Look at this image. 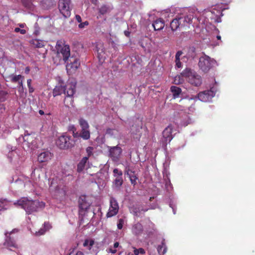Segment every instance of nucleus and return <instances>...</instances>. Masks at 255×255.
I'll list each match as a JSON object with an SVG mask.
<instances>
[{"label": "nucleus", "instance_id": "1", "mask_svg": "<svg viewBox=\"0 0 255 255\" xmlns=\"http://www.w3.org/2000/svg\"><path fill=\"white\" fill-rule=\"evenodd\" d=\"M76 82L74 79H69L66 86L62 85L55 86L53 91V95L56 97L60 95L63 92L67 95V97L72 98L76 92ZM73 102L72 99L71 104Z\"/></svg>", "mask_w": 255, "mask_h": 255}, {"label": "nucleus", "instance_id": "2", "mask_svg": "<svg viewBox=\"0 0 255 255\" xmlns=\"http://www.w3.org/2000/svg\"><path fill=\"white\" fill-rule=\"evenodd\" d=\"M214 95L215 93L211 90L204 91L200 92L197 96H195L194 99H182L180 100L179 102L182 104L181 106L184 109H186L188 108L190 101L193 99L195 100L196 99L198 98L199 100L203 102H207L211 100V99L214 96Z\"/></svg>", "mask_w": 255, "mask_h": 255}, {"label": "nucleus", "instance_id": "3", "mask_svg": "<svg viewBox=\"0 0 255 255\" xmlns=\"http://www.w3.org/2000/svg\"><path fill=\"white\" fill-rule=\"evenodd\" d=\"M182 74L186 79L189 83L195 87L200 86L202 83V78L195 71L189 68H186Z\"/></svg>", "mask_w": 255, "mask_h": 255}, {"label": "nucleus", "instance_id": "4", "mask_svg": "<svg viewBox=\"0 0 255 255\" xmlns=\"http://www.w3.org/2000/svg\"><path fill=\"white\" fill-rule=\"evenodd\" d=\"M14 204L21 206V208L25 210L28 214H30L34 212H36L40 206L39 201L36 200H29L25 198H21L17 201V203Z\"/></svg>", "mask_w": 255, "mask_h": 255}, {"label": "nucleus", "instance_id": "5", "mask_svg": "<svg viewBox=\"0 0 255 255\" xmlns=\"http://www.w3.org/2000/svg\"><path fill=\"white\" fill-rule=\"evenodd\" d=\"M56 143L59 148L66 149L73 147L75 141L71 136L64 134L59 137Z\"/></svg>", "mask_w": 255, "mask_h": 255}, {"label": "nucleus", "instance_id": "6", "mask_svg": "<svg viewBox=\"0 0 255 255\" xmlns=\"http://www.w3.org/2000/svg\"><path fill=\"white\" fill-rule=\"evenodd\" d=\"M70 0H59L58 8L60 13L65 18L71 15V7L70 6Z\"/></svg>", "mask_w": 255, "mask_h": 255}, {"label": "nucleus", "instance_id": "7", "mask_svg": "<svg viewBox=\"0 0 255 255\" xmlns=\"http://www.w3.org/2000/svg\"><path fill=\"white\" fill-rule=\"evenodd\" d=\"M56 48L58 53H60L63 57V60L66 62L70 55V47L68 45H65L62 47L59 41L57 42Z\"/></svg>", "mask_w": 255, "mask_h": 255}, {"label": "nucleus", "instance_id": "8", "mask_svg": "<svg viewBox=\"0 0 255 255\" xmlns=\"http://www.w3.org/2000/svg\"><path fill=\"white\" fill-rule=\"evenodd\" d=\"M123 150L118 145L109 147V156L114 161H118L120 160Z\"/></svg>", "mask_w": 255, "mask_h": 255}, {"label": "nucleus", "instance_id": "9", "mask_svg": "<svg viewBox=\"0 0 255 255\" xmlns=\"http://www.w3.org/2000/svg\"><path fill=\"white\" fill-rule=\"evenodd\" d=\"M79 213L87 211L91 205L89 198L86 195H81L78 200Z\"/></svg>", "mask_w": 255, "mask_h": 255}, {"label": "nucleus", "instance_id": "10", "mask_svg": "<svg viewBox=\"0 0 255 255\" xmlns=\"http://www.w3.org/2000/svg\"><path fill=\"white\" fill-rule=\"evenodd\" d=\"M119 210V204L117 200L114 197L110 199V206L109 211L106 214L107 218H111L116 215Z\"/></svg>", "mask_w": 255, "mask_h": 255}, {"label": "nucleus", "instance_id": "11", "mask_svg": "<svg viewBox=\"0 0 255 255\" xmlns=\"http://www.w3.org/2000/svg\"><path fill=\"white\" fill-rule=\"evenodd\" d=\"M18 230L17 229H13L11 232L10 233L9 232H6L5 233V241L4 243V245L6 246L7 248H17V245L16 244V243L14 240V237L13 236L11 237V235L13 233L17 232Z\"/></svg>", "mask_w": 255, "mask_h": 255}, {"label": "nucleus", "instance_id": "12", "mask_svg": "<svg viewBox=\"0 0 255 255\" xmlns=\"http://www.w3.org/2000/svg\"><path fill=\"white\" fill-rule=\"evenodd\" d=\"M53 157V154L48 150H44L39 154L37 157V161L39 163H47L49 162Z\"/></svg>", "mask_w": 255, "mask_h": 255}, {"label": "nucleus", "instance_id": "13", "mask_svg": "<svg viewBox=\"0 0 255 255\" xmlns=\"http://www.w3.org/2000/svg\"><path fill=\"white\" fill-rule=\"evenodd\" d=\"M172 127L171 125L166 128L162 132L163 137L164 138L163 142L166 145L167 142L169 143L173 138L172 135Z\"/></svg>", "mask_w": 255, "mask_h": 255}, {"label": "nucleus", "instance_id": "14", "mask_svg": "<svg viewBox=\"0 0 255 255\" xmlns=\"http://www.w3.org/2000/svg\"><path fill=\"white\" fill-rule=\"evenodd\" d=\"M125 174L128 176L131 184L134 186L136 184V180L138 179V177L136 175L135 171L131 170L129 166H126Z\"/></svg>", "mask_w": 255, "mask_h": 255}, {"label": "nucleus", "instance_id": "15", "mask_svg": "<svg viewBox=\"0 0 255 255\" xmlns=\"http://www.w3.org/2000/svg\"><path fill=\"white\" fill-rule=\"evenodd\" d=\"M96 51L97 52V56L99 59V61L101 64L104 62L105 49L104 45L101 43H97L96 46Z\"/></svg>", "mask_w": 255, "mask_h": 255}, {"label": "nucleus", "instance_id": "16", "mask_svg": "<svg viewBox=\"0 0 255 255\" xmlns=\"http://www.w3.org/2000/svg\"><path fill=\"white\" fill-rule=\"evenodd\" d=\"M179 22L181 23V27L187 26L192 22L193 15L190 14L185 16H178Z\"/></svg>", "mask_w": 255, "mask_h": 255}, {"label": "nucleus", "instance_id": "17", "mask_svg": "<svg viewBox=\"0 0 255 255\" xmlns=\"http://www.w3.org/2000/svg\"><path fill=\"white\" fill-rule=\"evenodd\" d=\"M113 8V7L111 5L104 4L99 7L98 10L99 14L101 15H105L110 13Z\"/></svg>", "mask_w": 255, "mask_h": 255}, {"label": "nucleus", "instance_id": "18", "mask_svg": "<svg viewBox=\"0 0 255 255\" xmlns=\"http://www.w3.org/2000/svg\"><path fill=\"white\" fill-rule=\"evenodd\" d=\"M131 232L135 236L141 235L143 232V226L141 224L138 222L133 225Z\"/></svg>", "mask_w": 255, "mask_h": 255}, {"label": "nucleus", "instance_id": "19", "mask_svg": "<svg viewBox=\"0 0 255 255\" xmlns=\"http://www.w3.org/2000/svg\"><path fill=\"white\" fill-rule=\"evenodd\" d=\"M152 26L154 30H160L162 29L164 26V21L162 18H158L153 21Z\"/></svg>", "mask_w": 255, "mask_h": 255}, {"label": "nucleus", "instance_id": "20", "mask_svg": "<svg viewBox=\"0 0 255 255\" xmlns=\"http://www.w3.org/2000/svg\"><path fill=\"white\" fill-rule=\"evenodd\" d=\"M35 133L31 132L28 133L27 131H25L24 135L23 136L24 141L27 142V143H33V141L35 140Z\"/></svg>", "mask_w": 255, "mask_h": 255}, {"label": "nucleus", "instance_id": "21", "mask_svg": "<svg viewBox=\"0 0 255 255\" xmlns=\"http://www.w3.org/2000/svg\"><path fill=\"white\" fill-rule=\"evenodd\" d=\"M88 160V157H84L82 158L77 165V171L78 172L80 173L83 171Z\"/></svg>", "mask_w": 255, "mask_h": 255}, {"label": "nucleus", "instance_id": "22", "mask_svg": "<svg viewBox=\"0 0 255 255\" xmlns=\"http://www.w3.org/2000/svg\"><path fill=\"white\" fill-rule=\"evenodd\" d=\"M170 91L172 93L173 98L174 99L178 98L182 92L181 89L175 86H171Z\"/></svg>", "mask_w": 255, "mask_h": 255}, {"label": "nucleus", "instance_id": "23", "mask_svg": "<svg viewBox=\"0 0 255 255\" xmlns=\"http://www.w3.org/2000/svg\"><path fill=\"white\" fill-rule=\"evenodd\" d=\"M52 227L51 224L49 222H45L43 225V228H41L38 232H36V235L37 236L42 235L45 234V233L48 231Z\"/></svg>", "mask_w": 255, "mask_h": 255}, {"label": "nucleus", "instance_id": "24", "mask_svg": "<svg viewBox=\"0 0 255 255\" xmlns=\"http://www.w3.org/2000/svg\"><path fill=\"white\" fill-rule=\"evenodd\" d=\"M94 244L95 241L93 239H87L84 240L83 246L84 247L86 248L89 251V252L91 253V250Z\"/></svg>", "mask_w": 255, "mask_h": 255}, {"label": "nucleus", "instance_id": "25", "mask_svg": "<svg viewBox=\"0 0 255 255\" xmlns=\"http://www.w3.org/2000/svg\"><path fill=\"white\" fill-rule=\"evenodd\" d=\"M181 27V23L178 17H176L170 22V27L172 31L176 30L178 28Z\"/></svg>", "mask_w": 255, "mask_h": 255}, {"label": "nucleus", "instance_id": "26", "mask_svg": "<svg viewBox=\"0 0 255 255\" xmlns=\"http://www.w3.org/2000/svg\"><path fill=\"white\" fill-rule=\"evenodd\" d=\"M67 73L69 75H72L76 72L78 68L77 65H66Z\"/></svg>", "mask_w": 255, "mask_h": 255}, {"label": "nucleus", "instance_id": "27", "mask_svg": "<svg viewBox=\"0 0 255 255\" xmlns=\"http://www.w3.org/2000/svg\"><path fill=\"white\" fill-rule=\"evenodd\" d=\"M79 136L84 140H88L90 139V132L89 129H81Z\"/></svg>", "mask_w": 255, "mask_h": 255}, {"label": "nucleus", "instance_id": "28", "mask_svg": "<svg viewBox=\"0 0 255 255\" xmlns=\"http://www.w3.org/2000/svg\"><path fill=\"white\" fill-rule=\"evenodd\" d=\"M114 177L115 179L114 181V184L119 189L123 184V177L122 176H117V175H115Z\"/></svg>", "mask_w": 255, "mask_h": 255}, {"label": "nucleus", "instance_id": "29", "mask_svg": "<svg viewBox=\"0 0 255 255\" xmlns=\"http://www.w3.org/2000/svg\"><path fill=\"white\" fill-rule=\"evenodd\" d=\"M213 63V61L209 56L204 55L200 58L198 64H212Z\"/></svg>", "mask_w": 255, "mask_h": 255}, {"label": "nucleus", "instance_id": "30", "mask_svg": "<svg viewBox=\"0 0 255 255\" xmlns=\"http://www.w3.org/2000/svg\"><path fill=\"white\" fill-rule=\"evenodd\" d=\"M79 123L81 129H89V125L87 121L83 118H80L79 120Z\"/></svg>", "mask_w": 255, "mask_h": 255}, {"label": "nucleus", "instance_id": "31", "mask_svg": "<svg viewBox=\"0 0 255 255\" xmlns=\"http://www.w3.org/2000/svg\"><path fill=\"white\" fill-rule=\"evenodd\" d=\"M183 76L182 74V73H181V75H177L174 78L173 82V83L175 85H179L184 82V79Z\"/></svg>", "mask_w": 255, "mask_h": 255}, {"label": "nucleus", "instance_id": "32", "mask_svg": "<svg viewBox=\"0 0 255 255\" xmlns=\"http://www.w3.org/2000/svg\"><path fill=\"white\" fill-rule=\"evenodd\" d=\"M22 3L24 7L28 9H32L33 8V4L31 0H22Z\"/></svg>", "mask_w": 255, "mask_h": 255}, {"label": "nucleus", "instance_id": "33", "mask_svg": "<svg viewBox=\"0 0 255 255\" xmlns=\"http://www.w3.org/2000/svg\"><path fill=\"white\" fill-rule=\"evenodd\" d=\"M10 78L11 82L16 83L18 82L20 79L23 78V77L21 75H18L13 76L12 75L10 77Z\"/></svg>", "mask_w": 255, "mask_h": 255}, {"label": "nucleus", "instance_id": "34", "mask_svg": "<svg viewBox=\"0 0 255 255\" xmlns=\"http://www.w3.org/2000/svg\"><path fill=\"white\" fill-rule=\"evenodd\" d=\"M32 44L36 47L40 48L44 46L43 43L42 41L38 40V39H34L32 40Z\"/></svg>", "mask_w": 255, "mask_h": 255}, {"label": "nucleus", "instance_id": "35", "mask_svg": "<svg viewBox=\"0 0 255 255\" xmlns=\"http://www.w3.org/2000/svg\"><path fill=\"white\" fill-rule=\"evenodd\" d=\"M147 210H143V209H140L139 208L135 207L132 209V213L133 214V215L135 216H139V214L140 212V211H142L143 212H146Z\"/></svg>", "mask_w": 255, "mask_h": 255}, {"label": "nucleus", "instance_id": "36", "mask_svg": "<svg viewBox=\"0 0 255 255\" xmlns=\"http://www.w3.org/2000/svg\"><path fill=\"white\" fill-rule=\"evenodd\" d=\"M133 249V253L134 255H138L139 254H144L145 252L144 250L142 248H139L138 249H136L134 247L132 248Z\"/></svg>", "mask_w": 255, "mask_h": 255}, {"label": "nucleus", "instance_id": "37", "mask_svg": "<svg viewBox=\"0 0 255 255\" xmlns=\"http://www.w3.org/2000/svg\"><path fill=\"white\" fill-rule=\"evenodd\" d=\"M200 69L204 73H207L210 69V65H199Z\"/></svg>", "mask_w": 255, "mask_h": 255}, {"label": "nucleus", "instance_id": "38", "mask_svg": "<svg viewBox=\"0 0 255 255\" xmlns=\"http://www.w3.org/2000/svg\"><path fill=\"white\" fill-rule=\"evenodd\" d=\"M183 52L181 51L177 52L175 55V64H181L180 61V57L182 54Z\"/></svg>", "mask_w": 255, "mask_h": 255}, {"label": "nucleus", "instance_id": "39", "mask_svg": "<svg viewBox=\"0 0 255 255\" xmlns=\"http://www.w3.org/2000/svg\"><path fill=\"white\" fill-rule=\"evenodd\" d=\"M7 93L4 91H0V102H3L5 100Z\"/></svg>", "mask_w": 255, "mask_h": 255}, {"label": "nucleus", "instance_id": "40", "mask_svg": "<svg viewBox=\"0 0 255 255\" xmlns=\"http://www.w3.org/2000/svg\"><path fill=\"white\" fill-rule=\"evenodd\" d=\"M94 150V148L92 146H88L86 148V152L87 154V156L88 158L93 154V151Z\"/></svg>", "mask_w": 255, "mask_h": 255}, {"label": "nucleus", "instance_id": "41", "mask_svg": "<svg viewBox=\"0 0 255 255\" xmlns=\"http://www.w3.org/2000/svg\"><path fill=\"white\" fill-rule=\"evenodd\" d=\"M113 173L114 176H115V175H117V176H122L123 175V172L118 168H115L114 169Z\"/></svg>", "mask_w": 255, "mask_h": 255}, {"label": "nucleus", "instance_id": "42", "mask_svg": "<svg viewBox=\"0 0 255 255\" xmlns=\"http://www.w3.org/2000/svg\"><path fill=\"white\" fill-rule=\"evenodd\" d=\"M124 221L123 219H120L117 224V227L119 229L121 230L123 228Z\"/></svg>", "mask_w": 255, "mask_h": 255}, {"label": "nucleus", "instance_id": "43", "mask_svg": "<svg viewBox=\"0 0 255 255\" xmlns=\"http://www.w3.org/2000/svg\"><path fill=\"white\" fill-rule=\"evenodd\" d=\"M89 22L88 21H85L83 22H80L79 24L78 27L80 29L84 28L85 26H88L89 25Z\"/></svg>", "mask_w": 255, "mask_h": 255}, {"label": "nucleus", "instance_id": "44", "mask_svg": "<svg viewBox=\"0 0 255 255\" xmlns=\"http://www.w3.org/2000/svg\"><path fill=\"white\" fill-rule=\"evenodd\" d=\"M14 31L15 32H20L21 34H24L26 33V31L25 29H20L18 27H16L14 29Z\"/></svg>", "mask_w": 255, "mask_h": 255}, {"label": "nucleus", "instance_id": "45", "mask_svg": "<svg viewBox=\"0 0 255 255\" xmlns=\"http://www.w3.org/2000/svg\"><path fill=\"white\" fill-rule=\"evenodd\" d=\"M69 255H84V254L82 252L78 251L75 254L73 253H70Z\"/></svg>", "mask_w": 255, "mask_h": 255}, {"label": "nucleus", "instance_id": "46", "mask_svg": "<svg viewBox=\"0 0 255 255\" xmlns=\"http://www.w3.org/2000/svg\"><path fill=\"white\" fill-rule=\"evenodd\" d=\"M75 18H76V20L78 22H82V18L81 17V16L79 15H76L75 16Z\"/></svg>", "mask_w": 255, "mask_h": 255}, {"label": "nucleus", "instance_id": "47", "mask_svg": "<svg viewBox=\"0 0 255 255\" xmlns=\"http://www.w3.org/2000/svg\"><path fill=\"white\" fill-rule=\"evenodd\" d=\"M124 34L127 37H129L130 36V32L128 30H125L124 31Z\"/></svg>", "mask_w": 255, "mask_h": 255}, {"label": "nucleus", "instance_id": "48", "mask_svg": "<svg viewBox=\"0 0 255 255\" xmlns=\"http://www.w3.org/2000/svg\"><path fill=\"white\" fill-rule=\"evenodd\" d=\"M4 56V52L2 49V48H1L0 47V59L2 57H3V56Z\"/></svg>", "mask_w": 255, "mask_h": 255}, {"label": "nucleus", "instance_id": "49", "mask_svg": "<svg viewBox=\"0 0 255 255\" xmlns=\"http://www.w3.org/2000/svg\"><path fill=\"white\" fill-rule=\"evenodd\" d=\"M32 82V80L31 79H28L27 80V86H28V87H30L31 86V83Z\"/></svg>", "mask_w": 255, "mask_h": 255}, {"label": "nucleus", "instance_id": "50", "mask_svg": "<svg viewBox=\"0 0 255 255\" xmlns=\"http://www.w3.org/2000/svg\"><path fill=\"white\" fill-rule=\"evenodd\" d=\"M18 85L19 87H23V83H22V80L20 79L18 82Z\"/></svg>", "mask_w": 255, "mask_h": 255}, {"label": "nucleus", "instance_id": "51", "mask_svg": "<svg viewBox=\"0 0 255 255\" xmlns=\"http://www.w3.org/2000/svg\"><path fill=\"white\" fill-rule=\"evenodd\" d=\"M58 82H59V85H62L64 86L63 85L64 84V82L60 78H59V80Z\"/></svg>", "mask_w": 255, "mask_h": 255}, {"label": "nucleus", "instance_id": "52", "mask_svg": "<svg viewBox=\"0 0 255 255\" xmlns=\"http://www.w3.org/2000/svg\"><path fill=\"white\" fill-rule=\"evenodd\" d=\"M28 89H29V92L30 93H32L34 92V89L31 86H30V87H28Z\"/></svg>", "mask_w": 255, "mask_h": 255}, {"label": "nucleus", "instance_id": "53", "mask_svg": "<svg viewBox=\"0 0 255 255\" xmlns=\"http://www.w3.org/2000/svg\"><path fill=\"white\" fill-rule=\"evenodd\" d=\"M119 243H118V242H116V243H114V247L115 248H118V247H119Z\"/></svg>", "mask_w": 255, "mask_h": 255}, {"label": "nucleus", "instance_id": "54", "mask_svg": "<svg viewBox=\"0 0 255 255\" xmlns=\"http://www.w3.org/2000/svg\"><path fill=\"white\" fill-rule=\"evenodd\" d=\"M73 136H74V137H77L79 136V135H78V133L77 132H76V133H75V132H74V131H73Z\"/></svg>", "mask_w": 255, "mask_h": 255}, {"label": "nucleus", "instance_id": "55", "mask_svg": "<svg viewBox=\"0 0 255 255\" xmlns=\"http://www.w3.org/2000/svg\"><path fill=\"white\" fill-rule=\"evenodd\" d=\"M30 71V68L29 67H27L26 68H25V72L26 73H28V72H29Z\"/></svg>", "mask_w": 255, "mask_h": 255}, {"label": "nucleus", "instance_id": "56", "mask_svg": "<svg viewBox=\"0 0 255 255\" xmlns=\"http://www.w3.org/2000/svg\"><path fill=\"white\" fill-rule=\"evenodd\" d=\"M91 1L92 3L94 4H97L98 2V0H91Z\"/></svg>", "mask_w": 255, "mask_h": 255}, {"label": "nucleus", "instance_id": "57", "mask_svg": "<svg viewBox=\"0 0 255 255\" xmlns=\"http://www.w3.org/2000/svg\"><path fill=\"white\" fill-rule=\"evenodd\" d=\"M162 248V246L159 245L157 247V251L159 252Z\"/></svg>", "mask_w": 255, "mask_h": 255}, {"label": "nucleus", "instance_id": "58", "mask_svg": "<svg viewBox=\"0 0 255 255\" xmlns=\"http://www.w3.org/2000/svg\"><path fill=\"white\" fill-rule=\"evenodd\" d=\"M3 203L0 201V210L3 208Z\"/></svg>", "mask_w": 255, "mask_h": 255}, {"label": "nucleus", "instance_id": "59", "mask_svg": "<svg viewBox=\"0 0 255 255\" xmlns=\"http://www.w3.org/2000/svg\"><path fill=\"white\" fill-rule=\"evenodd\" d=\"M39 114L41 115H44V113L42 110H39Z\"/></svg>", "mask_w": 255, "mask_h": 255}, {"label": "nucleus", "instance_id": "60", "mask_svg": "<svg viewBox=\"0 0 255 255\" xmlns=\"http://www.w3.org/2000/svg\"><path fill=\"white\" fill-rule=\"evenodd\" d=\"M176 69H179L181 67L182 65H176Z\"/></svg>", "mask_w": 255, "mask_h": 255}, {"label": "nucleus", "instance_id": "61", "mask_svg": "<svg viewBox=\"0 0 255 255\" xmlns=\"http://www.w3.org/2000/svg\"><path fill=\"white\" fill-rule=\"evenodd\" d=\"M112 130V129L111 128H109L107 130V132L108 133H110L111 132V131Z\"/></svg>", "mask_w": 255, "mask_h": 255}, {"label": "nucleus", "instance_id": "62", "mask_svg": "<svg viewBox=\"0 0 255 255\" xmlns=\"http://www.w3.org/2000/svg\"><path fill=\"white\" fill-rule=\"evenodd\" d=\"M116 252H117L116 250H111V253H113V254L116 253Z\"/></svg>", "mask_w": 255, "mask_h": 255}, {"label": "nucleus", "instance_id": "63", "mask_svg": "<svg viewBox=\"0 0 255 255\" xmlns=\"http://www.w3.org/2000/svg\"><path fill=\"white\" fill-rule=\"evenodd\" d=\"M217 38L218 40H221V37L220 35H217Z\"/></svg>", "mask_w": 255, "mask_h": 255}, {"label": "nucleus", "instance_id": "64", "mask_svg": "<svg viewBox=\"0 0 255 255\" xmlns=\"http://www.w3.org/2000/svg\"><path fill=\"white\" fill-rule=\"evenodd\" d=\"M77 63V60H75L74 62H71V64H76Z\"/></svg>", "mask_w": 255, "mask_h": 255}]
</instances>
